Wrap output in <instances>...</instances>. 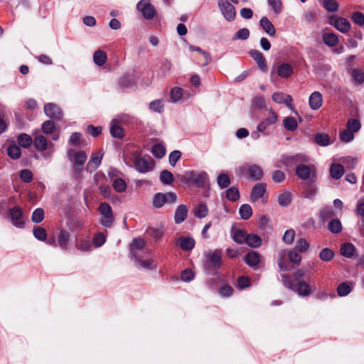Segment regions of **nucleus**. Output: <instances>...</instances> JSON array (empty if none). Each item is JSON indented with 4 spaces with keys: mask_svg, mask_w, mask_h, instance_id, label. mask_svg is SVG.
I'll return each mask as SVG.
<instances>
[{
    "mask_svg": "<svg viewBox=\"0 0 364 364\" xmlns=\"http://www.w3.org/2000/svg\"><path fill=\"white\" fill-rule=\"evenodd\" d=\"M33 144L36 151L42 154L44 159H51L55 145L52 141H48L46 137L38 131L33 134Z\"/></svg>",
    "mask_w": 364,
    "mask_h": 364,
    "instance_id": "f257e3e1",
    "label": "nucleus"
},
{
    "mask_svg": "<svg viewBox=\"0 0 364 364\" xmlns=\"http://www.w3.org/2000/svg\"><path fill=\"white\" fill-rule=\"evenodd\" d=\"M182 182L194 185L198 188L204 187L208 181V176L205 171H188L181 176Z\"/></svg>",
    "mask_w": 364,
    "mask_h": 364,
    "instance_id": "f03ea898",
    "label": "nucleus"
},
{
    "mask_svg": "<svg viewBox=\"0 0 364 364\" xmlns=\"http://www.w3.org/2000/svg\"><path fill=\"white\" fill-rule=\"evenodd\" d=\"M284 285L297 293L299 296H306L310 295L314 290L309 284L304 281H299L297 282H291V279L287 274H282Z\"/></svg>",
    "mask_w": 364,
    "mask_h": 364,
    "instance_id": "7ed1b4c3",
    "label": "nucleus"
},
{
    "mask_svg": "<svg viewBox=\"0 0 364 364\" xmlns=\"http://www.w3.org/2000/svg\"><path fill=\"white\" fill-rule=\"evenodd\" d=\"M68 159L73 164V169L76 174L81 175L82 166L87 161V156L84 151H77L74 149H69L67 151Z\"/></svg>",
    "mask_w": 364,
    "mask_h": 364,
    "instance_id": "20e7f679",
    "label": "nucleus"
},
{
    "mask_svg": "<svg viewBox=\"0 0 364 364\" xmlns=\"http://www.w3.org/2000/svg\"><path fill=\"white\" fill-rule=\"evenodd\" d=\"M221 255L220 250L208 251L205 253V260L204 262V267L209 272H215L221 266Z\"/></svg>",
    "mask_w": 364,
    "mask_h": 364,
    "instance_id": "39448f33",
    "label": "nucleus"
},
{
    "mask_svg": "<svg viewBox=\"0 0 364 364\" xmlns=\"http://www.w3.org/2000/svg\"><path fill=\"white\" fill-rule=\"evenodd\" d=\"M236 172L239 176L247 173L253 181H260L264 176L262 168L257 164L240 166L237 168Z\"/></svg>",
    "mask_w": 364,
    "mask_h": 364,
    "instance_id": "423d86ee",
    "label": "nucleus"
},
{
    "mask_svg": "<svg viewBox=\"0 0 364 364\" xmlns=\"http://www.w3.org/2000/svg\"><path fill=\"white\" fill-rule=\"evenodd\" d=\"M294 73L293 66L287 63H274L271 70V76L272 77L277 76L282 78H289Z\"/></svg>",
    "mask_w": 364,
    "mask_h": 364,
    "instance_id": "0eeeda50",
    "label": "nucleus"
},
{
    "mask_svg": "<svg viewBox=\"0 0 364 364\" xmlns=\"http://www.w3.org/2000/svg\"><path fill=\"white\" fill-rule=\"evenodd\" d=\"M102 218L100 223L106 228H111L114 222V216L112 209L110 205L107 203H102L98 207Z\"/></svg>",
    "mask_w": 364,
    "mask_h": 364,
    "instance_id": "6e6552de",
    "label": "nucleus"
},
{
    "mask_svg": "<svg viewBox=\"0 0 364 364\" xmlns=\"http://www.w3.org/2000/svg\"><path fill=\"white\" fill-rule=\"evenodd\" d=\"M277 120V114L270 109L269 111V116L257 125L258 132H261L264 135L270 134L269 127L276 124Z\"/></svg>",
    "mask_w": 364,
    "mask_h": 364,
    "instance_id": "1a4fd4ad",
    "label": "nucleus"
},
{
    "mask_svg": "<svg viewBox=\"0 0 364 364\" xmlns=\"http://www.w3.org/2000/svg\"><path fill=\"white\" fill-rule=\"evenodd\" d=\"M136 169L142 173H147L154 168V161L149 157H141L138 155L134 157Z\"/></svg>",
    "mask_w": 364,
    "mask_h": 364,
    "instance_id": "9d476101",
    "label": "nucleus"
},
{
    "mask_svg": "<svg viewBox=\"0 0 364 364\" xmlns=\"http://www.w3.org/2000/svg\"><path fill=\"white\" fill-rule=\"evenodd\" d=\"M329 23L343 33L348 32L350 28V23L348 20L337 16H331L329 18Z\"/></svg>",
    "mask_w": 364,
    "mask_h": 364,
    "instance_id": "9b49d317",
    "label": "nucleus"
},
{
    "mask_svg": "<svg viewBox=\"0 0 364 364\" xmlns=\"http://www.w3.org/2000/svg\"><path fill=\"white\" fill-rule=\"evenodd\" d=\"M136 8L146 19H151L156 14V11L151 4L150 0L139 1L136 5Z\"/></svg>",
    "mask_w": 364,
    "mask_h": 364,
    "instance_id": "f8f14e48",
    "label": "nucleus"
},
{
    "mask_svg": "<svg viewBox=\"0 0 364 364\" xmlns=\"http://www.w3.org/2000/svg\"><path fill=\"white\" fill-rule=\"evenodd\" d=\"M296 174L302 180L313 179L316 177V170L313 166L299 164L296 168Z\"/></svg>",
    "mask_w": 364,
    "mask_h": 364,
    "instance_id": "ddd939ff",
    "label": "nucleus"
},
{
    "mask_svg": "<svg viewBox=\"0 0 364 364\" xmlns=\"http://www.w3.org/2000/svg\"><path fill=\"white\" fill-rule=\"evenodd\" d=\"M218 6L222 14L226 20L230 21L235 18L236 14L235 7L228 1L219 0Z\"/></svg>",
    "mask_w": 364,
    "mask_h": 364,
    "instance_id": "4468645a",
    "label": "nucleus"
},
{
    "mask_svg": "<svg viewBox=\"0 0 364 364\" xmlns=\"http://www.w3.org/2000/svg\"><path fill=\"white\" fill-rule=\"evenodd\" d=\"M134 262L137 268L144 269H155L156 265L151 258L144 259L143 256L137 252H134Z\"/></svg>",
    "mask_w": 364,
    "mask_h": 364,
    "instance_id": "2eb2a0df",
    "label": "nucleus"
},
{
    "mask_svg": "<svg viewBox=\"0 0 364 364\" xmlns=\"http://www.w3.org/2000/svg\"><path fill=\"white\" fill-rule=\"evenodd\" d=\"M44 112L48 117L55 120H61L63 116L61 109L53 103L45 105Z\"/></svg>",
    "mask_w": 364,
    "mask_h": 364,
    "instance_id": "dca6fc26",
    "label": "nucleus"
},
{
    "mask_svg": "<svg viewBox=\"0 0 364 364\" xmlns=\"http://www.w3.org/2000/svg\"><path fill=\"white\" fill-rule=\"evenodd\" d=\"M9 217L12 224L18 228H23L24 222L23 220V212L20 207L15 206L9 210Z\"/></svg>",
    "mask_w": 364,
    "mask_h": 364,
    "instance_id": "f3484780",
    "label": "nucleus"
},
{
    "mask_svg": "<svg viewBox=\"0 0 364 364\" xmlns=\"http://www.w3.org/2000/svg\"><path fill=\"white\" fill-rule=\"evenodd\" d=\"M272 100L278 104H284L291 110L293 109L292 98L290 95L284 92H274L272 95Z\"/></svg>",
    "mask_w": 364,
    "mask_h": 364,
    "instance_id": "a211bd4d",
    "label": "nucleus"
},
{
    "mask_svg": "<svg viewBox=\"0 0 364 364\" xmlns=\"http://www.w3.org/2000/svg\"><path fill=\"white\" fill-rule=\"evenodd\" d=\"M103 154L100 151H98L97 153H93L90 159L87 164L86 169L87 171L90 172H92L95 171L101 164V161L102 159Z\"/></svg>",
    "mask_w": 364,
    "mask_h": 364,
    "instance_id": "6ab92c4d",
    "label": "nucleus"
},
{
    "mask_svg": "<svg viewBox=\"0 0 364 364\" xmlns=\"http://www.w3.org/2000/svg\"><path fill=\"white\" fill-rule=\"evenodd\" d=\"M267 185L264 183H258L252 189L250 198L252 201L256 202L262 198L266 192Z\"/></svg>",
    "mask_w": 364,
    "mask_h": 364,
    "instance_id": "aec40b11",
    "label": "nucleus"
},
{
    "mask_svg": "<svg viewBox=\"0 0 364 364\" xmlns=\"http://www.w3.org/2000/svg\"><path fill=\"white\" fill-rule=\"evenodd\" d=\"M250 55L255 60L258 67L262 71H267V63L263 54L258 50H251L249 52Z\"/></svg>",
    "mask_w": 364,
    "mask_h": 364,
    "instance_id": "412c9836",
    "label": "nucleus"
},
{
    "mask_svg": "<svg viewBox=\"0 0 364 364\" xmlns=\"http://www.w3.org/2000/svg\"><path fill=\"white\" fill-rule=\"evenodd\" d=\"M259 25L264 32L271 37L276 35V29L271 21L266 17L263 16L259 21Z\"/></svg>",
    "mask_w": 364,
    "mask_h": 364,
    "instance_id": "4be33fe9",
    "label": "nucleus"
},
{
    "mask_svg": "<svg viewBox=\"0 0 364 364\" xmlns=\"http://www.w3.org/2000/svg\"><path fill=\"white\" fill-rule=\"evenodd\" d=\"M188 215V208L185 205H180L176 210L174 215V220L176 224L183 223Z\"/></svg>",
    "mask_w": 364,
    "mask_h": 364,
    "instance_id": "5701e85b",
    "label": "nucleus"
},
{
    "mask_svg": "<svg viewBox=\"0 0 364 364\" xmlns=\"http://www.w3.org/2000/svg\"><path fill=\"white\" fill-rule=\"evenodd\" d=\"M323 104V97L321 92H312L309 97V105L312 109H319Z\"/></svg>",
    "mask_w": 364,
    "mask_h": 364,
    "instance_id": "b1692460",
    "label": "nucleus"
},
{
    "mask_svg": "<svg viewBox=\"0 0 364 364\" xmlns=\"http://www.w3.org/2000/svg\"><path fill=\"white\" fill-rule=\"evenodd\" d=\"M245 260L249 266L254 267L259 264L260 255L255 251H251L246 255Z\"/></svg>",
    "mask_w": 364,
    "mask_h": 364,
    "instance_id": "393cba45",
    "label": "nucleus"
},
{
    "mask_svg": "<svg viewBox=\"0 0 364 364\" xmlns=\"http://www.w3.org/2000/svg\"><path fill=\"white\" fill-rule=\"evenodd\" d=\"M57 240L60 248L62 250H66L70 240V233L65 230H60Z\"/></svg>",
    "mask_w": 364,
    "mask_h": 364,
    "instance_id": "a878e982",
    "label": "nucleus"
},
{
    "mask_svg": "<svg viewBox=\"0 0 364 364\" xmlns=\"http://www.w3.org/2000/svg\"><path fill=\"white\" fill-rule=\"evenodd\" d=\"M329 171L333 178L339 179L344 173V168L340 164H333L330 167Z\"/></svg>",
    "mask_w": 364,
    "mask_h": 364,
    "instance_id": "bb28decb",
    "label": "nucleus"
},
{
    "mask_svg": "<svg viewBox=\"0 0 364 364\" xmlns=\"http://www.w3.org/2000/svg\"><path fill=\"white\" fill-rule=\"evenodd\" d=\"M146 242L143 239L141 238H135L132 240V244L130 245V252L132 254V257L134 258V252L139 253V251L144 249L145 247Z\"/></svg>",
    "mask_w": 364,
    "mask_h": 364,
    "instance_id": "cd10ccee",
    "label": "nucleus"
},
{
    "mask_svg": "<svg viewBox=\"0 0 364 364\" xmlns=\"http://www.w3.org/2000/svg\"><path fill=\"white\" fill-rule=\"evenodd\" d=\"M33 141V139L28 134L23 133L17 136L18 145L23 148H28Z\"/></svg>",
    "mask_w": 364,
    "mask_h": 364,
    "instance_id": "c85d7f7f",
    "label": "nucleus"
},
{
    "mask_svg": "<svg viewBox=\"0 0 364 364\" xmlns=\"http://www.w3.org/2000/svg\"><path fill=\"white\" fill-rule=\"evenodd\" d=\"M171 101L173 103L183 102L191 97L188 92H169Z\"/></svg>",
    "mask_w": 364,
    "mask_h": 364,
    "instance_id": "c756f323",
    "label": "nucleus"
},
{
    "mask_svg": "<svg viewBox=\"0 0 364 364\" xmlns=\"http://www.w3.org/2000/svg\"><path fill=\"white\" fill-rule=\"evenodd\" d=\"M110 133L114 138L121 139L124 136V132L120 124L112 120L110 124Z\"/></svg>",
    "mask_w": 364,
    "mask_h": 364,
    "instance_id": "7c9ffc66",
    "label": "nucleus"
},
{
    "mask_svg": "<svg viewBox=\"0 0 364 364\" xmlns=\"http://www.w3.org/2000/svg\"><path fill=\"white\" fill-rule=\"evenodd\" d=\"M245 243L252 248H257L261 245L262 239L257 235L248 234Z\"/></svg>",
    "mask_w": 364,
    "mask_h": 364,
    "instance_id": "2f4dec72",
    "label": "nucleus"
},
{
    "mask_svg": "<svg viewBox=\"0 0 364 364\" xmlns=\"http://www.w3.org/2000/svg\"><path fill=\"white\" fill-rule=\"evenodd\" d=\"M361 127V124L359 119L355 118H350L346 123V129L355 134L358 132Z\"/></svg>",
    "mask_w": 364,
    "mask_h": 364,
    "instance_id": "473e14b6",
    "label": "nucleus"
},
{
    "mask_svg": "<svg viewBox=\"0 0 364 364\" xmlns=\"http://www.w3.org/2000/svg\"><path fill=\"white\" fill-rule=\"evenodd\" d=\"M355 252V246L349 242L344 243L341 248V253L343 256L350 258L354 255Z\"/></svg>",
    "mask_w": 364,
    "mask_h": 364,
    "instance_id": "72a5a7b5",
    "label": "nucleus"
},
{
    "mask_svg": "<svg viewBox=\"0 0 364 364\" xmlns=\"http://www.w3.org/2000/svg\"><path fill=\"white\" fill-rule=\"evenodd\" d=\"M277 201L279 205L288 206L291 202V193L290 192H282L279 194Z\"/></svg>",
    "mask_w": 364,
    "mask_h": 364,
    "instance_id": "f704fd0d",
    "label": "nucleus"
},
{
    "mask_svg": "<svg viewBox=\"0 0 364 364\" xmlns=\"http://www.w3.org/2000/svg\"><path fill=\"white\" fill-rule=\"evenodd\" d=\"M107 58L106 53L101 50H98L94 53L93 61L99 66L103 65L106 63Z\"/></svg>",
    "mask_w": 364,
    "mask_h": 364,
    "instance_id": "c9c22d12",
    "label": "nucleus"
},
{
    "mask_svg": "<svg viewBox=\"0 0 364 364\" xmlns=\"http://www.w3.org/2000/svg\"><path fill=\"white\" fill-rule=\"evenodd\" d=\"M323 41L326 45L333 47L338 43V38L336 34L327 33L323 35Z\"/></svg>",
    "mask_w": 364,
    "mask_h": 364,
    "instance_id": "e433bc0d",
    "label": "nucleus"
},
{
    "mask_svg": "<svg viewBox=\"0 0 364 364\" xmlns=\"http://www.w3.org/2000/svg\"><path fill=\"white\" fill-rule=\"evenodd\" d=\"M328 228L330 232L334 234H338L342 230V225L338 218L332 219L328 224Z\"/></svg>",
    "mask_w": 364,
    "mask_h": 364,
    "instance_id": "4c0bfd02",
    "label": "nucleus"
},
{
    "mask_svg": "<svg viewBox=\"0 0 364 364\" xmlns=\"http://www.w3.org/2000/svg\"><path fill=\"white\" fill-rule=\"evenodd\" d=\"M181 247L183 250H191L195 246V241L191 237H182L179 239Z\"/></svg>",
    "mask_w": 364,
    "mask_h": 364,
    "instance_id": "58836bf2",
    "label": "nucleus"
},
{
    "mask_svg": "<svg viewBox=\"0 0 364 364\" xmlns=\"http://www.w3.org/2000/svg\"><path fill=\"white\" fill-rule=\"evenodd\" d=\"M240 218L243 220H248L252 215V209L249 204H243L239 208Z\"/></svg>",
    "mask_w": 364,
    "mask_h": 364,
    "instance_id": "ea45409f",
    "label": "nucleus"
},
{
    "mask_svg": "<svg viewBox=\"0 0 364 364\" xmlns=\"http://www.w3.org/2000/svg\"><path fill=\"white\" fill-rule=\"evenodd\" d=\"M315 141L321 146H326L331 144L329 136L325 133H317L315 135Z\"/></svg>",
    "mask_w": 364,
    "mask_h": 364,
    "instance_id": "a19ab883",
    "label": "nucleus"
},
{
    "mask_svg": "<svg viewBox=\"0 0 364 364\" xmlns=\"http://www.w3.org/2000/svg\"><path fill=\"white\" fill-rule=\"evenodd\" d=\"M7 153L10 158L12 159H18L21 157V151L18 146L16 144H11L7 149Z\"/></svg>",
    "mask_w": 364,
    "mask_h": 364,
    "instance_id": "79ce46f5",
    "label": "nucleus"
},
{
    "mask_svg": "<svg viewBox=\"0 0 364 364\" xmlns=\"http://www.w3.org/2000/svg\"><path fill=\"white\" fill-rule=\"evenodd\" d=\"M248 233L244 230H236L233 234V240L238 244H244Z\"/></svg>",
    "mask_w": 364,
    "mask_h": 364,
    "instance_id": "37998d69",
    "label": "nucleus"
},
{
    "mask_svg": "<svg viewBox=\"0 0 364 364\" xmlns=\"http://www.w3.org/2000/svg\"><path fill=\"white\" fill-rule=\"evenodd\" d=\"M217 183L218 186L224 189L230 184V179L227 173H221L217 177Z\"/></svg>",
    "mask_w": 364,
    "mask_h": 364,
    "instance_id": "c03bdc74",
    "label": "nucleus"
},
{
    "mask_svg": "<svg viewBox=\"0 0 364 364\" xmlns=\"http://www.w3.org/2000/svg\"><path fill=\"white\" fill-rule=\"evenodd\" d=\"M55 129V124L52 120L45 121L41 126L42 132L46 135H50L53 133Z\"/></svg>",
    "mask_w": 364,
    "mask_h": 364,
    "instance_id": "a18cd8bd",
    "label": "nucleus"
},
{
    "mask_svg": "<svg viewBox=\"0 0 364 364\" xmlns=\"http://www.w3.org/2000/svg\"><path fill=\"white\" fill-rule=\"evenodd\" d=\"M284 128L288 131H294L297 127V122L293 117H287L283 121Z\"/></svg>",
    "mask_w": 364,
    "mask_h": 364,
    "instance_id": "49530a36",
    "label": "nucleus"
},
{
    "mask_svg": "<svg viewBox=\"0 0 364 364\" xmlns=\"http://www.w3.org/2000/svg\"><path fill=\"white\" fill-rule=\"evenodd\" d=\"M75 247L77 250L82 252H90L92 249V244L89 240H77L75 241Z\"/></svg>",
    "mask_w": 364,
    "mask_h": 364,
    "instance_id": "de8ad7c7",
    "label": "nucleus"
},
{
    "mask_svg": "<svg viewBox=\"0 0 364 364\" xmlns=\"http://www.w3.org/2000/svg\"><path fill=\"white\" fill-rule=\"evenodd\" d=\"M334 252L329 248L323 249L319 253V258L323 262H330L334 257Z\"/></svg>",
    "mask_w": 364,
    "mask_h": 364,
    "instance_id": "09e8293b",
    "label": "nucleus"
},
{
    "mask_svg": "<svg viewBox=\"0 0 364 364\" xmlns=\"http://www.w3.org/2000/svg\"><path fill=\"white\" fill-rule=\"evenodd\" d=\"M112 120L119 124H127L132 123L133 119L129 114H121L116 116Z\"/></svg>",
    "mask_w": 364,
    "mask_h": 364,
    "instance_id": "8fccbe9b",
    "label": "nucleus"
},
{
    "mask_svg": "<svg viewBox=\"0 0 364 364\" xmlns=\"http://www.w3.org/2000/svg\"><path fill=\"white\" fill-rule=\"evenodd\" d=\"M160 181L164 184H171L173 181V174L169 171L164 170L160 173Z\"/></svg>",
    "mask_w": 364,
    "mask_h": 364,
    "instance_id": "3c124183",
    "label": "nucleus"
},
{
    "mask_svg": "<svg viewBox=\"0 0 364 364\" xmlns=\"http://www.w3.org/2000/svg\"><path fill=\"white\" fill-rule=\"evenodd\" d=\"M208 213V209L206 205L199 204L195 208L194 214L199 218H203L207 216Z\"/></svg>",
    "mask_w": 364,
    "mask_h": 364,
    "instance_id": "603ef678",
    "label": "nucleus"
},
{
    "mask_svg": "<svg viewBox=\"0 0 364 364\" xmlns=\"http://www.w3.org/2000/svg\"><path fill=\"white\" fill-rule=\"evenodd\" d=\"M34 237L40 241H46L47 237V233L45 228L42 227H36L33 228Z\"/></svg>",
    "mask_w": 364,
    "mask_h": 364,
    "instance_id": "864d4df0",
    "label": "nucleus"
},
{
    "mask_svg": "<svg viewBox=\"0 0 364 364\" xmlns=\"http://www.w3.org/2000/svg\"><path fill=\"white\" fill-rule=\"evenodd\" d=\"M151 152L155 157L161 159L164 156L166 149L161 144H155L152 146Z\"/></svg>",
    "mask_w": 364,
    "mask_h": 364,
    "instance_id": "5fc2aeb1",
    "label": "nucleus"
},
{
    "mask_svg": "<svg viewBox=\"0 0 364 364\" xmlns=\"http://www.w3.org/2000/svg\"><path fill=\"white\" fill-rule=\"evenodd\" d=\"M164 101L162 100H156L150 102L149 108L156 112H162L164 111Z\"/></svg>",
    "mask_w": 364,
    "mask_h": 364,
    "instance_id": "6e6d98bb",
    "label": "nucleus"
},
{
    "mask_svg": "<svg viewBox=\"0 0 364 364\" xmlns=\"http://www.w3.org/2000/svg\"><path fill=\"white\" fill-rule=\"evenodd\" d=\"M112 186L117 192L122 193L127 188V183L123 179L117 178L113 181Z\"/></svg>",
    "mask_w": 364,
    "mask_h": 364,
    "instance_id": "4d7b16f0",
    "label": "nucleus"
},
{
    "mask_svg": "<svg viewBox=\"0 0 364 364\" xmlns=\"http://www.w3.org/2000/svg\"><path fill=\"white\" fill-rule=\"evenodd\" d=\"M166 203L165 200V196L164 193H158L155 194L154 199H153V205L156 208H159L164 205V204Z\"/></svg>",
    "mask_w": 364,
    "mask_h": 364,
    "instance_id": "13d9d810",
    "label": "nucleus"
},
{
    "mask_svg": "<svg viewBox=\"0 0 364 364\" xmlns=\"http://www.w3.org/2000/svg\"><path fill=\"white\" fill-rule=\"evenodd\" d=\"M226 197L231 201H236L240 198V193L237 188L231 187L226 191Z\"/></svg>",
    "mask_w": 364,
    "mask_h": 364,
    "instance_id": "bf43d9fd",
    "label": "nucleus"
},
{
    "mask_svg": "<svg viewBox=\"0 0 364 364\" xmlns=\"http://www.w3.org/2000/svg\"><path fill=\"white\" fill-rule=\"evenodd\" d=\"M44 218V210L42 208L36 209L31 215V220L33 223H39Z\"/></svg>",
    "mask_w": 364,
    "mask_h": 364,
    "instance_id": "052dcab7",
    "label": "nucleus"
},
{
    "mask_svg": "<svg viewBox=\"0 0 364 364\" xmlns=\"http://www.w3.org/2000/svg\"><path fill=\"white\" fill-rule=\"evenodd\" d=\"M339 137L343 142L349 143L354 139V134L346 129L340 132Z\"/></svg>",
    "mask_w": 364,
    "mask_h": 364,
    "instance_id": "680f3d73",
    "label": "nucleus"
},
{
    "mask_svg": "<svg viewBox=\"0 0 364 364\" xmlns=\"http://www.w3.org/2000/svg\"><path fill=\"white\" fill-rule=\"evenodd\" d=\"M323 6L328 11L334 12L338 10V4L335 0H324Z\"/></svg>",
    "mask_w": 364,
    "mask_h": 364,
    "instance_id": "e2e57ef3",
    "label": "nucleus"
},
{
    "mask_svg": "<svg viewBox=\"0 0 364 364\" xmlns=\"http://www.w3.org/2000/svg\"><path fill=\"white\" fill-rule=\"evenodd\" d=\"M250 36V31L247 28H243L239 29L235 36L232 37V40H246L249 38Z\"/></svg>",
    "mask_w": 364,
    "mask_h": 364,
    "instance_id": "0e129e2a",
    "label": "nucleus"
},
{
    "mask_svg": "<svg viewBox=\"0 0 364 364\" xmlns=\"http://www.w3.org/2000/svg\"><path fill=\"white\" fill-rule=\"evenodd\" d=\"M353 80L357 83H361L364 81V74L358 69H353L350 72Z\"/></svg>",
    "mask_w": 364,
    "mask_h": 364,
    "instance_id": "69168bd1",
    "label": "nucleus"
},
{
    "mask_svg": "<svg viewBox=\"0 0 364 364\" xmlns=\"http://www.w3.org/2000/svg\"><path fill=\"white\" fill-rule=\"evenodd\" d=\"M350 291L351 287L346 282L341 283L337 288V292L340 296H345Z\"/></svg>",
    "mask_w": 364,
    "mask_h": 364,
    "instance_id": "338daca9",
    "label": "nucleus"
},
{
    "mask_svg": "<svg viewBox=\"0 0 364 364\" xmlns=\"http://www.w3.org/2000/svg\"><path fill=\"white\" fill-rule=\"evenodd\" d=\"M19 177L26 183H30L33 180V173L28 169H23L20 171Z\"/></svg>",
    "mask_w": 364,
    "mask_h": 364,
    "instance_id": "774afa93",
    "label": "nucleus"
}]
</instances>
